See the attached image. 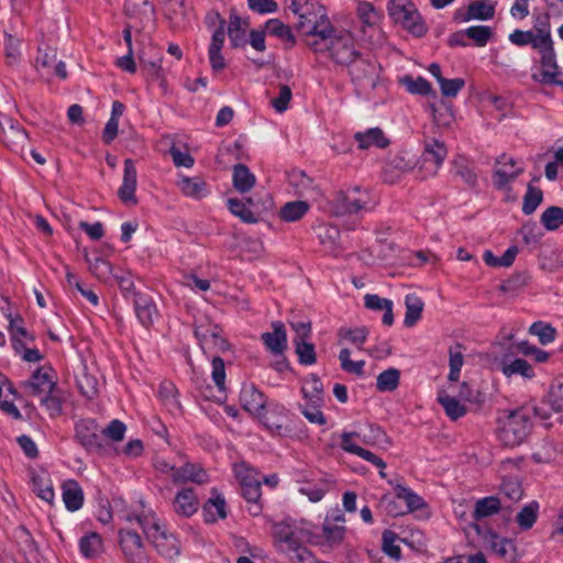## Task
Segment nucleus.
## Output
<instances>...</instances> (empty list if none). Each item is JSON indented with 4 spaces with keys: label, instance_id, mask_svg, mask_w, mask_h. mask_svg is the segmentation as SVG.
<instances>
[{
    "label": "nucleus",
    "instance_id": "obj_9",
    "mask_svg": "<svg viewBox=\"0 0 563 563\" xmlns=\"http://www.w3.org/2000/svg\"><path fill=\"white\" fill-rule=\"evenodd\" d=\"M523 167L518 166L516 159L507 154L496 158L493 173V184L497 190H510V184L522 173Z\"/></svg>",
    "mask_w": 563,
    "mask_h": 563
},
{
    "label": "nucleus",
    "instance_id": "obj_3",
    "mask_svg": "<svg viewBox=\"0 0 563 563\" xmlns=\"http://www.w3.org/2000/svg\"><path fill=\"white\" fill-rule=\"evenodd\" d=\"M376 200L371 190L360 186L336 191L329 201V210L333 216L356 214L374 209Z\"/></svg>",
    "mask_w": 563,
    "mask_h": 563
},
{
    "label": "nucleus",
    "instance_id": "obj_58",
    "mask_svg": "<svg viewBox=\"0 0 563 563\" xmlns=\"http://www.w3.org/2000/svg\"><path fill=\"white\" fill-rule=\"evenodd\" d=\"M351 352L349 349H342L339 354V360L343 371L350 374L362 376L364 374V361H352L350 358Z\"/></svg>",
    "mask_w": 563,
    "mask_h": 563
},
{
    "label": "nucleus",
    "instance_id": "obj_22",
    "mask_svg": "<svg viewBox=\"0 0 563 563\" xmlns=\"http://www.w3.org/2000/svg\"><path fill=\"white\" fill-rule=\"evenodd\" d=\"M199 507L198 498L192 488H185L177 493L173 508L174 511L183 517H190Z\"/></svg>",
    "mask_w": 563,
    "mask_h": 563
},
{
    "label": "nucleus",
    "instance_id": "obj_53",
    "mask_svg": "<svg viewBox=\"0 0 563 563\" xmlns=\"http://www.w3.org/2000/svg\"><path fill=\"white\" fill-rule=\"evenodd\" d=\"M402 84L406 86L407 90L410 93L421 96L435 95L431 87V84L422 77L412 78L410 76H407L402 79Z\"/></svg>",
    "mask_w": 563,
    "mask_h": 563
},
{
    "label": "nucleus",
    "instance_id": "obj_46",
    "mask_svg": "<svg viewBox=\"0 0 563 563\" xmlns=\"http://www.w3.org/2000/svg\"><path fill=\"white\" fill-rule=\"evenodd\" d=\"M539 504L531 501L526 505L517 515L516 521L522 530L532 528L538 518Z\"/></svg>",
    "mask_w": 563,
    "mask_h": 563
},
{
    "label": "nucleus",
    "instance_id": "obj_2",
    "mask_svg": "<svg viewBox=\"0 0 563 563\" xmlns=\"http://www.w3.org/2000/svg\"><path fill=\"white\" fill-rule=\"evenodd\" d=\"M274 547L291 563H314V556L305 542L307 532L289 521L274 522L272 526Z\"/></svg>",
    "mask_w": 563,
    "mask_h": 563
},
{
    "label": "nucleus",
    "instance_id": "obj_5",
    "mask_svg": "<svg viewBox=\"0 0 563 563\" xmlns=\"http://www.w3.org/2000/svg\"><path fill=\"white\" fill-rule=\"evenodd\" d=\"M387 10L393 21L412 35L421 37L427 33L428 27L410 0H390Z\"/></svg>",
    "mask_w": 563,
    "mask_h": 563
},
{
    "label": "nucleus",
    "instance_id": "obj_40",
    "mask_svg": "<svg viewBox=\"0 0 563 563\" xmlns=\"http://www.w3.org/2000/svg\"><path fill=\"white\" fill-rule=\"evenodd\" d=\"M158 396L163 404L172 413L181 411L180 402L177 397V388L170 382H163L158 388Z\"/></svg>",
    "mask_w": 563,
    "mask_h": 563
},
{
    "label": "nucleus",
    "instance_id": "obj_52",
    "mask_svg": "<svg viewBox=\"0 0 563 563\" xmlns=\"http://www.w3.org/2000/svg\"><path fill=\"white\" fill-rule=\"evenodd\" d=\"M228 208L232 214L239 217L245 223L257 222V218L252 210L246 207L245 202L238 198L228 199Z\"/></svg>",
    "mask_w": 563,
    "mask_h": 563
},
{
    "label": "nucleus",
    "instance_id": "obj_18",
    "mask_svg": "<svg viewBox=\"0 0 563 563\" xmlns=\"http://www.w3.org/2000/svg\"><path fill=\"white\" fill-rule=\"evenodd\" d=\"M272 328V332L262 333V341L273 354H282L287 349L285 325L282 321H274Z\"/></svg>",
    "mask_w": 563,
    "mask_h": 563
},
{
    "label": "nucleus",
    "instance_id": "obj_31",
    "mask_svg": "<svg viewBox=\"0 0 563 563\" xmlns=\"http://www.w3.org/2000/svg\"><path fill=\"white\" fill-rule=\"evenodd\" d=\"M232 180L234 188L239 192L245 194L254 187L256 178L246 165L236 164L233 167Z\"/></svg>",
    "mask_w": 563,
    "mask_h": 563
},
{
    "label": "nucleus",
    "instance_id": "obj_42",
    "mask_svg": "<svg viewBox=\"0 0 563 563\" xmlns=\"http://www.w3.org/2000/svg\"><path fill=\"white\" fill-rule=\"evenodd\" d=\"M309 210L306 201L297 200L285 203L279 211V217L287 222H294L301 219Z\"/></svg>",
    "mask_w": 563,
    "mask_h": 563
},
{
    "label": "nucleus",
    "instance_id": "obj_50",
    "mask_svg": "<svg viewBox=\"0 0 563 563\" xmlns=\"http://www.w3.org/2000/svg\"><path fill=\"white\" fill-rule=\"evenodd\" d=\"M543 192L540 188L528 185L527 192L523 197L522 212L527 216L532 214L541 205Z\"/></svg>",
    "mask_w": 563,
    "mask_h": 563
},
{
    "label": "nucleus",
    "instance_id": "obj_64",
    "mask_svg": "<svg viewBox=\"0 0 563 563\" xmlns=\"http://www.w3.org/2000/svg\"><path fill=\"white\" fill-rule=\"evenodd\" d=\"M553 411H563V384L552 386L545 401Z\"/></svg>",
    "mask_w": 563,
    "mask_h": 563
},
{
    "label": "nucleus",
    "instance_id": "obj_62",
    "mask_svg": "<svg viewBox=\"0 0 563 563\" xmlns=\"http://www.w3.org/2000/svg\"><path fill=\"white\" fill-rule=\"evenodd\" d=\"M212 357V379L219 389V391L223 393L225 390V367L223 360L213 355Z\"/></svg>",
    "mask_w": 563,
    "mask_h": 563
},
{
    "label": "nucleus",
    "instance_id": "obj_11",
    "mask_svg": "<svg viewBox=\"0 0 563 563\" xmlns=\"http://www.w3.org/2000/svg\"><path fill=\"white\" fill-rule=\"evenodd\" d=\"M23 387L29 396L42 397L43 395L56 390V383L53 380L51 369L38 368L31 378L23 383Z\"/></svg>",
    "mask_w": 563,
    "mask_h": 563
},
{
    "label": "nucleus",
    "instance_id": "obj_32",
    "mask_svg": "<svg viewBox=\"0 0 563 563\" xmlns=\"http://www.w3.org/2000/svg\"><path fill=\"white\" fill-rule=\"evenodd\" d=\"M323 406V398L310 397L305 399V404L300 405L301 413L305 418L311 422L319 426H323L327 422V419L321 411V407Z\"/></svg>",
    "mask_w": 563,
    "mask_h": 563
},
{
    "label": "nucleus",
    "instance_id": "obj_1",
    "mask_svg": "<svg viewBox=\"0 0 563 563\" xmlns=\"http://www.w3.org/2000/svg\"><path fill=\"white\" fill-rule=\"evenodd\" d=\"M316 52H328L330 60L340 70L345 71L358 97L369 99L380 84V65L363 54L352 32L341 29L339 34L325 45L318 40L309 44Z\"/></svg>",
    "mask_w": 563,
    "mask_h": 563
},
{
    "label": "nucleus",
    "instance_id": "obj_14",
    "mask_svg": "<svg viewBox=\"0 0 563 563\" xmlns=\"http://www.w3.org/2000/svg\"><path fill=\"white\" fill-rule=\"evenodd\" d=\"M448 155L446 147L443 142L438 139H426L422 159L424 164H430V174H437Z\"/></svg>",
    "mask_w": 563,
    "mask_h": 563
},
{
    "label": "nucleus",
    "instance_id": "obj_44",
    "mask_svg": "<svg viewBox=\"0 0 563 563\" xmlns=\"http://www.w3.org/2000/svg\"><path fill=\"white\" fill-rule=\"evenodd\" d=\"M77 386L85 397L91 399L98 393V380L95 376L88 374L87 368L82 367L76 376Z\"/></svg>",
    "mask_w": 563,
    "mask_h": 563
},
{
    "label": "nucleus",
    "instance_id": "obj_39",
    "mask_svg": "<svg viewBox=\"0 0 563 563\" xmlns=\"http://www.w3.org/2000/svg\"><path fill=\"white\" fill-rule=\"evenodd\" d=\"M501 508L500 499L496 496H488L475 503L473 518L479 520L497 514Z\"/></svg>",
    "mask_w": 563,
    "mask_h": 563
},
{
    "label": "nucleus",
    "instance_id": "obj_27",
    "mask_svg": "<svg viewBox=\"0 0 563 563\" xmlns=\"http://www.w3.org/2000/svg\"><path fill=\"white\" fill-rule=\"evenodd\" d=\"M354 139L358 143L360 148H368L376 146L378 148H385L389 144V140L385 136L384 132L379 128H372L365 132H357Z\"/></svg>",
    "mask_w": 563,
    "mask_h": 563
},
{
    "label": "nucleus",
    "instance_id": "obj_51",
    "mask_svg": "<svg viewBox=\"0 0 563 563\" xmlns=\"http://www.w3.org/2000/svg\"><path fill=\"white\" fill-rule=\"evenodd\" d=\"M265 29L269 34H272L285 42L295 44V37L291 32V29L288 25L284 24L280 20H278V19L268 20L265 23Z\"/></svg>",
    "mask_w": 563,
    "mask_h": 563
},
{
    "label": "nucleus",
    "instance_id": "obj_17",
    "mask_svg": "<svg viewBox=\"0 0 563 563\" xmlns=\"http://www.w3.org/2000/svg\"><path fill=\"white\" fill-rule=\"evenodd\" d=\"M250 26L247 19H242L235 11H231L228 23V36L233 48L246 45V33Z\"/></svg>",
    "mask_w": 563,
    "mask_h": 563
},
{
    "label": "nucleus",
    "instance_id": "obj_21",
    "mask_svg": "<svg viewBox=\"0 0 563 563\" xmlns=\"http://www.w3.org/2000/svg\"><path fill=\"white\" fill-rule=\"evenodd\" d=\"M357 18L361 22L360 32L363 35H366V33L369 31L372 33H375L378 30V23L380 15L375 10L374 5L369 2L362 1L357 5Z\"/></svg>",
    "mask_w": 563,
    "mask_h": 563
},
{
    "label": "nucleus",
    "instance_id": "obj_45",
    "mask_svg": "<svg viewBox=\"0 0 563 563\" xmlns=\"http://www.w3.org/2000/svg\"><path fill=\"white\" fill-rule=\"evenodd\" d=\"M395 492H396V497L398 499L406 501V505H407L406 512L419 510L424 507L423 499L419 495L413 493L411 489H409L402 485H397L395 488Z\"/></svg>",
    "mask_w": 563,
    "mask_h": 563
},
{
    "label": "nucleus",
    "instance_id": "obj_43",
    "mask_svg": "<svg viewBox=\"0 0 563 563\" xmlns=\"http://www.w3.org/2000/svg\"><path fill=\"white\" fill-rule=\"evenodd\" d=\"M242 496L249 504V512L252 516H258L262 512L261 500V485H246L241 487Z\"/></svg>",
    "mask_w": 563,
    "mask_h": 563
},
{
    "label": "nucleus",
    "instance_id": "obj_38",
    "mask_svg": "<svg viewBox=\"0 0 563 563\" xmlns=\"http://www.w3.org/2000/svg\"><path fill=\"white\" fill-rule=\"evenodd\" d=\"M33 492L37 497L53 505L55 493L51 478L46 474H35L32 476Z\"/></svg>",
    "mask_w": 563,
    "mask_h": 563
},
{
    "label": "nucleus",
    "instance_id": "obj_56",
    "mask_svg": "<svg viewBox=\"0 0 563 563\" xmlns=\"http://www.w3.org/2000/svg\"><path fill=\"white\" fill-rule=\"evenodd\" d=\"M465 35L473 40L477 46H485L493 36V30L487 25H475L467 27Z\"/></svg>",
    "mask_w": 563,
    "mask_h": 563
},
{
    "label": "nucleus",
    "instance_id": "obj_13",
    "mask_svg": "<svg viewBox=\"0 0 563 563\" xmlns=\"http://www.w3.org/2000/svg\"><path fill=\"white\" fill-rule=\"evenodd\" d=\"M136 168L131 158L124 161L123 180L118 190L120 200L126 205H136Z\"/></svg>",
    "mask_w": 563,
    "mask_h": 563
},
{
    "label": "nucleus",
    "instance_id": "obj_19",
    "mask_svg": "<svg viewBox=\"0 0 563 563\" xmlns=\"http://www.w3.org/2000/svg\"><path fill=\"white\" fill-rule=\"evenodd\" d=\"M172 478L174 483L194 482L203 484L208 482L207 472L199 465L186 463L181 467H170Z\"/></svg>",
    "mask_w": 563,
    "mask_h": 563
},
{
    "label": "nucleus",
    "instance_id": "obj_63",
    "mask_svg": "<svg viewBox=\"0 0 563 563\" xmlns=\"http://www.w3.org/2000/svg\"><path fill=\"white\" fill-rule=\"evenodd\" d=\"M291 98L292 92L290 87L287 85H279L278 96L272 99L271 104L278 113H283L288 109Z\"/></svg>",
    "mask_w": 563,
    "mask_h": 563
},
{
    "label": "nucleus",
    "instance_id": "obj_7",
    "mask_svg": "<svg viewBox=\"0 0 563 563\" xmlns=\"http://www.w3.org/2000/svg\"><path fill=\"white\" fill-rule=\"evenodd\" d=\"M195 335L205 354L213 356L229 350V343L222 336V329L207 318L196 322Z\"/></svg>",
    "mask_w": 563,
    "mask_h": 563
},
{
    "label": "nucleus",
    "instance_id": "obj_10",
    "mask_svg": "<svg viewBox=\"0 0 563 563\" xmlns=\"http://www.w3.org/2000/svg\"><path fill=\"white\" fill-rule=\"evenodd\" d=\"M35 67L43 77L57 76L60 79L67 77L64 62L56 63V51L52 47H40L35 58Z\"/></svg>",
    "mask_w": 563,
    "mask_h": 563
},
{
    "label": "nucleus",
    "instance_id": "obj_48",
    "mask_svg": "<svg viewBox=\"0 0 563 563\" xmlns=\"http://www.w3.org/2000/svg\"><path fill=\"white\" fill-rule=\"evenodd\" d=\"M234 473L240 481L241 487L246 485H261L257 472L250 467L245 462L234 464Z\"/></svg>",
    "mask_w": 563,
    "mask_h": 563
},
{
    "label": "nucleus",
    "instance_id": "obj_20",
    "mask_svg": "<svg viewBox=\"0 0 563 563\" xmlns=\"http://www.w3.org/2000/svg\"><path fill=\"white\" fill-rule=\"evenodd\" d=\"M133 301L135 313L140 322L146 328L152 325L154 318L157 316V309L152 297L146 294H135Z\"/></svg>",
    "mask_w": 563,
    "mask_h": 563
},
{
    "label": "nucleus",
    "instance_id": "obj_16",
    "mask_svg": "<svg viewBox=\"0 0 563 563\" xmlns=\"http://www.w3.org/2000/svg\"><path fill=\"white\" fill-rule=\"evenodd\" d=\"M224 40L223 22H221V25L214 30L208 47V57L213 71H221L227 67L224 56L222 55Z\"/></svg>",
    "mask_w": 563,
    "mask_h": 563
},
{
    "label": "nucleus",
    "instance_id": "obj_15",
    "mask_svg": "<svg viewBox=\"0 0 563 563\" xmlns=\"http://www.w3.org/2000/svg\"><path fill=\"white\" fill-rule=\"evenodd\" d=\"M153 547L159 555L167 560H173L180 554V544L178 539L169 533L165 528L150 539Z\"/></svg>",
    "mask_w": 563,
    "mask_h": 563
},
{
    "label": "nucleus",
    "instance_id": "obj_57",
    "mask_svg": "<svg viewBox=\"0 0 563 563\" xmlns=\"http://www.w3.org/2000/svg\"><path fill=\"white\" fill-rule=\"evenodd\" d=\"M296 353L299 362L303 365H312L316 363L314 345L302 340L295 339Z\"/></svg>",
    "mask_w": 563,
    "mask_h": 563
},
{
    "label": "nucleus",
    "instance_id": "obj_8",
    "mask_svg": "<svg viewBox=\"0 0 563 563\" xmlns=\"http://www.w3.org/2000/svg\"><path fill=\"white\" fill-rule=\"evenodd\" d=\"M119 545L128 563H150V555L139 533L130 529L119 531Z\"/></svg>",
    "mask_w": 563,
    "mask_h": 563
},
{
    "label": "nucleus",
    "instance_id": "obj_29",
    "mask_svg": "<svg viewBox=\"0 0 563 563\" xmlns=\"http://www.w3.org/2000/svg\"><path fill=\"white\" fill-rule=\"evenodd\" d=\"M406 313L404 324L407 328L413 327L422 316L424 308L423 300L416 294H408L405 297Z\"/></svg>",
    "mask_w": 563,
    "mask_h": 563
},
{
    "label": "nucleus",
    "instance_id": "obj_6",
    "mask_svg": "<svg viewBox=\"0 0 563 563\" xmlns=\"http://www.w3.org/2000/svg\"><path fill=\"white\" fill-rule=\"evenodd\" d=\"M76 439L88 452L104 456L112 451V446L103 439L98 423L92 419H82L76 423Z\"/></svg>",
    "mask_w": 563,
    "mask_h": 563
},
{
    "label": "nucleus",
    "instance_id": "obj_59",
    "mask_svg": "<svg viewBox=\"0 0 563 563\" xmlns=\"http://www.w3.org/2000/svg\"><path fill=\"white\" fill-rule=\"evenodd\" d=\"M41 404L52 418L58 417L63 411V402L56 390L43 395L41 397Z\"/></svg>",
    "mask_w": 563,
    "mask_h": 563
},
{
    "label": "nucleus",
    "instance_id": "obj_47",
    "mask_svg": "<svg viewBox=\"0 0 563 563\" xmlns=\"http://www.w3.org/2000/svg\"><path fill=\"white\" fill-rule=\"evenodd\" d=\"M400 373L396 368H388L377 376L376 387L379 391H393L399 385Z\"/></svg>",
    "mask_w": 563,
    "mask_h": 563
},
{
    "label": "nucleus",
    "instance_id": "obj_30",
    "mask_svg": "<svg viewBox=\"0 0 563 563\" xmlns=\"http://www.w3.org/2000/svg\"><path fill=\"white\" fill-rule=\"evenodd\" d=\"M438 401L443 407L445 415L451 420H457L464 417L467 412V408L460 402L455 397L449 395L445 390H439Z\"/></svg>",
    "mask_w": 563,
    "mask_h": 563
},
{
    "label": "nucleus",
    "instance_id": "obj_60",
    "mask_svg": "<svg viewBox=\"0 0 563 563\" xmlns=\"http://www.w3.org/2000/svg\"><path fill=\"white\" fill-rule=\"evenodd\" d=\"M323 536L329 545L340 544L345 536V527L339 525L323 523L322 526Z\"/></svg>",
    "mask_w": 563,
    "mask_h": 563
},
{
    "label": "nucleus",
    "instance_id": "obj_36",
    "mask_svg": "<svg viewBox=\"0 0 563 563\" xmlns=\"http://www.w3.org/2000/svg\"><path fill=\"white\" fill-rule=\"evenodd\" d=\"M495 14V8L489 0H478L467 7L463 21L489 20Z\"/></svg>",
    "mask_w": 563,
    "mask_h": 563
},
{
    "label": "nucleus",
    "instance_id": "obj_41",
    "mask_svg": "<svg viewBox=\"0 0 563 563\" xmlns=\"http://www.w3.org/2000/svg\"><path fill=\"white\" fill-rule=\"evenodd\" d=\"M354 440L357 439L365 445H378L389 443V439L385 431L378 426H369L366 430L360 432H351Z\"/></svg>",
    "mask_w": 563,
    "mask_h": 563
},
{
    "label": "nucleus",
    "instance_id": "obj_55",
    "mask_svg": "<svg viewBox=\"0 0 563 563\" xmlns=\"http://www.w3.org/2000/svg\"><path fill=\"white\" fill-rule=\"evenodd\" d=\"M500 492L511 501H518L522 498L523 489L521 483L515 477H504Z\"/></svg>",
    "mask_w": 563,
    "mask_h": 563
},
{
    "label": "nucleus",
    "instance_id": "obj_25",
    "mask_svg": "<svg viewBox=\"0 0 563 563\" xmlns=\"http://www.w3.org/2000/svg\"><path fill=\"white\" fill-rule=\"evenodd\" d=\"M202 511H203L205 521L208 523H213V522L218 521L219 519L227 518L225 500L217 492V489H212V496L203 505Z\"/></svg>",
    "mask_w": 563,
    "mask_h": 563
},
{
    "label": "nucleus",
    "instance_id": "obj_37",
    "mask_svg": "<svg viewBox=\"0 0 563 563\" xmlns=\"http://www.w3.org/2000/svg\"><path fill=\"white\" fill-rule=\"evenodd\" d=\"M81 554L87 559H95L103 551V542L100 534L90 532L84 536L79 541Z\"/></svg>",
    "mask_w": 563,
    "mask_h": 563
},
{
    "label": "nucleus",
    "instance_id": "obj_61",
    "mask_svg": "<svg viewBox=\"0 0 563 563\" xmlns=\"http://www.w3.org/2000/svg\"><path fill=\"white\" fill-rule=\"evenodd\" d=\"M136 520L148 540L164 529V527L161 526L159 520L152 514L137 516Z\"/></svg>",
    "mask_w": 563,
    "mask_h": 563
},
{
    "label": "nucleus",
    "instance_id": "obj_28",
    "mask_svg": "<svg viewBox=\"0 0 563 563\" xmlns=\"http://www.w3.org/2000/svg\"><path fill=\"white\" fill-rule=\"evenodd\" d=\"M177 186L186 197L194 199H201L208 194L206 181L199 177L181 176Z\"/></svg>",
    "mask_w": 563,
    "mask_h": 563
},
{
    "label": "nucleus",
    "instance_id": "obj_35",
    "mask_svg": "<svg viewBox=\"0 0 563 563\" xmlns=\"http://www.w3.org/2000/svg\"><path fill=\"white\" fill-rule=\"evenodd\" d=\"M165 15L175 27L184 26L188 18L185 0H168L165 4Z\"/></svg>",
    "mask_w": 563,
    "mask_h": 563
},
{
    "label": "nucleus",
    "instance_id": "obj_4",
    "mask_svg": "<svg viewBox=\"0 0 563 563\" xmlns=\"http://www.w3.org/2000/svg\"><path fill=\"white\" fill-rule=\"evenodd\" d=\"M498 438L506 446H517L521 444L531 431V410L529 408H518L511 411H505L498 418Z\"/></svg>",
    "mask_w": 563,
    "mask_h": 563
},
{
    "label": "nucleus",
    "instance_id": "obj_49",
    "mask_svg": "<svg viewBox=\"0 0 563 563\" xmlns=\"http://www.w3.org/2000/svg\"><path fill=\"white\" fill-rule=\"evenodd\" d=\"M541 223L549 231H554L563 224V208L549 207L541 214Z\"/></svg>",
    "mask_w": 563,
    "mask_h": 563
},
{
    "label": "nucleus",
    "instance_id": "obj_33",
    "mask_svg": "<svg viewBox=\"0 0 563 563\" xmlns=\"http://www.w3.org/2000/svg\"><path fill=\"white\" fill-rule=\"evenodd\" d=\"M541 54V64L543 70L541 73V82L543 84H552L560 85L561 82L556 79L559 71L558 65L555 60L554 49L551 48Z\"/></svg>",
    "mask_w": 563,
    "mask_h": 563
},
{
    "label": "nucleus",
    "instance_id": "obj_34",
    "mask_svg": "<svg viewBox=\"0 0 563 563\" xmlns=\"http://www.w3.org/2000/svg\"><path fill=\"white\" fill-rule=\"evenodd\" d=\"M501 372L506 377L519 375L523 378H532L534 376L532 366L523 358L504 360Z\"/></svg>",
    "mask_w": 563,
    "mask_h": 563
},
{
    "label": "nucleus",
    "instance_id": "obj_12",
    "mask_svg": "<svg viewBox=\"0 0 563 563\" xmlns=\"http://www.w3.org/2000/svg\"><path fill=\"white\" fill-rule=\"evenodd\" d=\"M340 445L343 451L355 454V455L362 457L363 460L372 463L376 467H378L380 477L382 478L386 477V473L384 471L386 467V463L379 456L374 454L373 452H371L366 449H363L362 446L356 444L354 442V434L342 433Z\"/></svg>",
    "mask_w": 563,
    "mask_h": 563
},
{
    "label": "nucleus",
    "instance_id": "obj_54",
    "mask_svg": "<svg viewBox=\"0 0 563 563\" xmlns=\"http://www.w3.org/2000/svg\"><path fill=\"white\" fill-rule=\"evenodd\" d=\"M529 333L538 336L540 343L545 345L555 340L556 330L551 324L538 321L530 325Z\"/></svg>",
    "mask_w": 563,
    "mask_h": 563
},
{
    "label": "nucleus",
    "instance_id": "obj_24",
    "mask_svg": "<svg viewBox=\"0 0 563 563\" xmlns=\"http://www.w3.org/2000/svg\"><path fill=\"white\" fill-rule=\"evenodd\" d=\"M340 30L341 29H335L332 25L324 8L319 5V19L314 22V25L311 26L309 35L319 37L320 43L321 41L330 43L339 34Z\"/></svg>",
    "mask_w": 563,
    "mask_h": 563
},
{
    "label": "nucleus",
    "instance_id": "obj_26",
    "mask_svg": "<svg viewBox=\"0 0 563 563\" xmlns=\"http://www.w3.org/2000/svg\"><path fill=\"white\" fill-rule=\"evenodd\" d=\"M265 396L254 385L243 386L240 394V402L243 408L251 412L257 413L265 406Z\"/></svg>",
    "mask_w": 563,
    "mask_h": 563
},
{
    "label": "nucleus",
    "instance_id": "obj_23",
    "mask_svg": "<svg viewBox=\"0 0 563 563\" xmlns=\"http://www.w3.org/2000/svg\"><path fill=\"white\" fill-rule=\"evenodd\" d=\"M62 497L69 511H76L82 507L84 492L75 479H67L62 484Z\"/></svg>",
    "mask_w": 563,
    "mask_h": 563
}]
</instances>
